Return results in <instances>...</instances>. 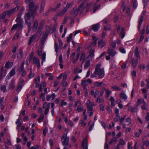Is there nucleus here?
<instances>
[{
  "mask_svg": "<svg viewBox=\"0 0 149 149\" xmlns=\"http://www.w3.org/2000/svg\"><path fill=\"white\" fill-rule=\"evenodd\" d=\"M101 65L98 64L95 67V70L93 73L91 75L90 77L91 78L96 77L97 76L99 78L102 79L104 76V72L103 68H100Z\"/></svg>",
  "mask_w": 149,
  "mask_h": 149,
  "instance_id": "nucleus-1",
  "label": "nucleus"
},
{
  "mask_svg": "<svg viewBox=\"0 0 149 149\" xmlns=\"http://www.w3.org/2000/svg\"><path fill=\"white\" fill-rule=\"evenodd\" d=\"M31 0H25L26 3L29 4V9L28 11L31 12L33 14H36L37 11L38 6L37 5H35V3L33 1H31Z\"/></svg>",
  "mask_w": 149,
  "mask_h": 149,
  "instance_id": "nucleus-2",
  "label": "nucleus"
},
{
  "mask_svg": "<svg viewBox=\"0 0 149 149\" xmlns=\"http://www.w3.org/2000/svg\"><path fill=\"white\" fill-rule=\"evenodd\" d=\"M36 15V14H33L31 12H29V11H28V12L25 14V22L28 26V33L30 32L31 29V24L30 22H29L28 20L30 19L31 17H33V18H34Z\"/></svg>",
  "mask_w": 149,
  "mask_h": 149,
  "instance_id": "nucleus-3",
  "label": "nucleus"
},
{
  "mask_svg": "<svg viewBox=\"0 0 149 149\" xmlns=\"http://www.w3.org/2000/svg\"><path fill=\"white\" fill-rule=\"evenodd\" d=\"M107 53L108 55L106 56L105 58L107 60H109L111 59V57H113L116 54V51L113 49L110 48L107 50Z\"/></svg>",
  "mask_w": 149,
  "mask_h": 149,
  "instance_id": "nucleus-4",
  "label": "nucleus"
},
{
  "mask_svg": "<svg viewBox=\"0 0 149 149\" xmlns=\"http://www.w3.org/2000/svg\"><path fill=\"white\" fill-rule=\"evenodd\" d=\"M68 132L64 134L61 138L62 144L63 146H67L69 144V138L67 136Z\"/></svg>",
  "mask_w": 149,
  "mask_h": 149,
  "instance_id": "nucleus-5",
  "label": "nucleus"
},
{
  "mask_svg": "<svg viewBox=\"0 0 149 149\" xmlns=\"http://www.w3.org/2000/svg\"><path fill=\"white\" fill-rule=\"evenodd\" d=\"M86 104L88 110L91 111H93V108L95 106L94 102H91L90 100L88 99L86 102Z\"/></svg>",
  "mask_w": 149,
  "mask_h": 149,
  "instance_id": "nucleus-6",
  "label": "nucleus"
},
{
  "mask_svg": "<svg viewBox=\"0 0 149 149\" xmlns=\"http://www.w3.org/2000/svg\"><path fill=\"white\" fill-rule=\"evenodd\" d=\"M78 10L76 8L74 7L70 11V16L69 17V19H71L72 18L75 17L78 14Z\"/></svg>",
  "mask_w": 149,
  "mask_h": 149,
  "instance_id": "nucleus-7",
  "label": "nucleus"
},
{
  "mask_svg": "<svg viewBox=\"0 0 149 149\" xmlns=\"http://www.w3.org/2000/svg\"><path fill=\"white\" fill-rule=\"evenodd\" d=\"M50 103L45 102L42 106L43 109H45V114L47 115L48 113L50 108Z\"/></svg>",
  "mask_w": 149,
  "mask_h": 149,
  "instance_id": "nucleus-8",
  "label": "nucleus"
},
{
  "mask_svg": "<svg viewBox=\"0 0 149 149\" xmlns=\"http://www.w3.org/2000/svg\"><path fill=\"white\" fill-rule=\"evenodd\" d=\"M121 29V26L120 25L118 26L117 27V33L119 34H120L121 35V38H123L125 36V29L124 28H122L121 29V31L120 33V30Z\"/></svg>",
  "mask_w": 149,
  "mask_h": 149,
  "instance_id": "nucleus-9",
  "label": "nucleus"
},
{
  "mask_svg": "<svg viewBox=\"0 0 149 149\" xmlns=\"http://www.w3.org/2000/svg\"><path fill=\"white\" fill-rule=\"evenodd\" d=\"M33 64L36 65L38 68H40V60L38 58L35 56L34 57L33 60Z\"/></svg>",
  "mask_w": 149,
  "mask_h": 149,
  "instance_id": "nucleus-10",
  "label": "nucleus"
},
{
  "mask_svg": "<svg viewBox=\"0 0 149 149\" xmlns=\"http://www.w3.org/2000/svg\"><path fill=\"white\" fill-rule=\"evenodd\" d=\"M18 6H16V7L15 8L11 9L9 11H6L7 13V15H8L9 16H10L12 14L15 12L16 11H17L18 10Z\"/></svg>",
  "mask_w": 149,
  "mask_h": 149,
  "instance_id": "nucleus-11",
  "label": "nucleus"
},
{
  "mask_svg": "<svg viewBox=\"0 0 149 149\" xmlns=\"http://www.w3.org/2000/svg\"><path fill=\"white\" fill-rule=\"evenodd\" d=\"M4 67L2 66L1 68V70L0 72V80L2 78L4 77L7 74L6 70H4Z\"/></svg>",
  "mask_w": 149,
  "mask_h": 149,
  "instance_id": "nucleus-12",
  "label": "nucleus"
},
{
  "mask_svg": "<svg viewBox=\"0 0 149 149\" xmlns=\"http://www.w3.org/2000/svg\"><path fill=\"white\" fill-rule=\"evenodd\" d=\"M15 74V69H12L8 75L6 76V79L7 80H9L10 79L11 77L14 75Z\"/></svg>",
  "mask_w": 149,
  "mask_h": 149,
  "instance_id": "nucleus-13",
  "label": "nucleus"
},
{
  "mask_svg": "<svg viewBox=\"0 0 149 149\" xmlns=\"http://www.w3.org/2000/svg\"><path fill=\"white\" fill-rule=\"evenodd\" d=\"M67 11V10L64 8L62 10H59L57 13V15L62 16Z\"/></svg>",
  "mask_w": 149,
  "mask_h": 149,
  "instance_id": "nucleus-14",
  "label": "nucleus"
},
{
  "mask_svg": "<svg viewBox=\"0 0 149 149\" xmlns=\"http://www.w3.org/2000/svg\"><path fill=\"white\" fill-rule=\"evenodd\" d=\"M15 80L14 79H12L8 85V88L11 90H13L15 87Z\"/></svg>",
  "mask_w": 149,
  "mask_h": 149,
  "instance_id": "nucleus-15",
  "label": "nucleus"
},
{
  "mask_svg": "<svg viewBox=\"0 0 149 149\" xmlns=\"http://www.w3.org/2000/svg\"><path fill=\"white\" fill-rule=\"evenodd\" d=\"M23 52L21 49H20L17 54V58L18 59H20L23 57Z\"/></svg>",
  "mask_w": 149,
  "mask_h": 149,
  "instance_id": "nucleus-16",
  "label": "nucleus"
},
{
  "mask_svg": "<svg viewBox=\"0 0 149 149\" xmlns=\"http://www.w3.org/2000/svg\"><path fill=\"white\" fill-rule=\"evenodd\" d=\"M82 146L83 148L84 149H88V142L86 139H83L82 143Z\"/></svg>",
  "mask_w": 149,
  "mask_h": 149,
  "instance_id": "nucleus-17",
  "label": "nucleus"
},
{
  "mask_svg": "<svg viewBox=\"0 0 149 149\" xmlns=\"http://www.w3.org/2000/svg\"><path fill=\"white\" fill-rule=\"evenodd\" d=\"M95 50L94 49H91L89 50V54L88 55V57L91 59L93 58L95 56Z\"/></svg>",
  "mask_w": 149,
  "mask_h": 149,
  "instance_id": "nucleus-18",
  "label": "nucleus"
},
{
  "mask_svg": "<svg viewBox=\"0 0 149 149\" xmlns=\"http://www.w3.org/2000/svg\"><path fill=\"white\" fill-rule=\"evenodd\" d=\"M22 15L18 13L17 15V17L15 20L16 22H19V24H20L23 22L22 19L21 18Z\"/></svg>",
  "mask_w": 149,
  "mask_h": 149,
  "instance_id": "nucleus-19",
  "label": "nucleus"
},
{
  "mask_svg": "<svg viewBox=\"0 0 149 149\" xmlns=\"http://www.w3.org/2000/svg\"><path fill=\"white\" fill-rule=\"evenodd\" d=\"M137 103L136 104L137 107H138L140 104H146V103L143 99H138L137 101Z\"/></svg>",
  "mask_w": 149,
  "mask_h": 149,
  "instance_id": "nucleus-20",
  "label": "nucleus"
},
{
  "mask_svg": "<svg viewBox=\"0 0 149 149\" xmlns=\"http://www.w3.org/2000/svg\"><path fill=\"white\" fill-rule=\"evenodd\" d=\"M134 54L137 57V59H140V57L139 55V48L137 47H136L134 49Z\"/></svg>",
  "mask_w": 149,
  "mask_h": 149,
  "instance_id": "nucleus-21",
  "label": "nucleus"
},
{
  "mask_svg": "<svg viewBox=\"0 0 149 149\" xmlns=\"http://www.w3.org/2000/svg\"><path fill=\"white\" fill-rule=\"evenodd\" d=\"M38 26V22L36 20L33 23V27L32 30L33 31L35 32L37 30V28Z\"/></svg>",
  "mask_w": 149,
  "mask_h": 149,
  "instance_id": "nucleus-22",
  "label": "nucleus"
},
{
  "mask_svg": "<svg viewBox=\"0 0 149 149\" xmlns=\"http://www.w3.org/2000/svg\"><path fill=\"white\" fill-rule=\"evenodd\" d=\"M99 24H97L93 25L92 26V29L95 31H97L100 28Z\"/></svg>",
  "mask_w": 149,
  "mask_h": 149,
  "instance_id": "nucleus-23",
  "label": "nucleus"
},
{
  "mask_svg": "<svg viewBox=\"0 0 149 149\" xmlns=\"http://www.w3.org/2000/svg\"><path fill=\"white\" fill-rule=\"evenodd\" d=\"M138 59H134V58H132V66L134 67L135 68L136 66L138 61Z\"/></svg>",
  "mask_w": 149,
  "mask_h": 149,
  "instance_id": "nucleus-24",
  "label": "nucleus"
},
{
  "mask_svg": "<svg viewBox=\"0 0 149 149\" xmlns=\"http://www.w3.org/2000/svg\"><path fill=\"white\" fill-rule=\"evenodd\" d=\"M36 35L34 34L32 35L30 38L28 42V45H30L32 43V42L34 41L35 39L36 38Z\"/></svg>",
  "mask_w": 149,
  "mask_h": 149,
  "instance_id": "nucleus-25",
  "label": "nucleus"
},
{
  "mask_svg": "<svg viewBox=\"0 0 149 149\" xmlns=\"http://www.w3.org/2000/svg\"><path fill=\"white\" fill-rule=\"evenodd\" d=\"M143 21V17L141 16L140 17L139 20V25L138 26V29L139 31L140 30V28L141 24H142Z\"/></svg>",
  "mask_w": 149,
  "mask_h": 149,
  "instance_id": "nucleus-26",
  "label": "nucleus"
},
{
  "mask_svg": "<svg viewBox=\"0 0 149 149\" xmlns=\"http://www.w3.org/2000/svg\"><path fill=\"white\" fill-rule=\"evenodd\" d=\"M137 107H130L128 108V110L132 112H136L138 111Z\"/></svg>",
  "mask_w": 149,
  "mask_h": 149,
  "instance_id": "nucleus-27",
  "label": "nucleus"
},
{
  "mask_svg": "<svg viewBox=\"0 0 149 149\" xmlns=\"http://www.w3.org/2000/svg\"><path fill=\"white\" fill-rule=\"evenodd\" d=\"M98 44L99 46H100L101 48H102V47H104L105 45V43L103 41V39L98 40Z\"/></svg>",
  "mask_w": 149,
  "mask_h": 149,
  "instance_id": "nucleus-28",
  "label": "nucleus"
},
{
  "mask_svg": "<svg viewBox=\"0 0 149 149\" xmlns=\"http://www.w3.org/2000/svg\"><path fill=\"white\" fill-rule=\"evenodd\" d=\"M74 4L73 1L71 2H68L67 3V5L65 7H64L67 10V11L68 9L70 7H71Z\"/></svg>",
  "mask_w": 149,
  "mask_h": 149,
  "instance_id": "nucleus-29",
  "label": "nucleus"
},
{
  "mask_svg": "<svg viewBox=\"0 0 149 149\" xmlns=\"http://www.w3.org/2000/svg\"><path fill=\"white\" fill-rule=\"evenodd\" d=\"M120 97L123 100H126L127 98V97L126 95L123 92H121L120 94Z\"/></svg>",
  "mask_w": 149,
  "mask_h": 149,
  "instance_id": "nucleus-30",
  "label": "nucleus"
},
{
  "mask_svg": "<svg viewBox=\"0 0 149 149\" xmlns=\"http://www.w3.org/2000/svg\"><path fill=\"white\" fill-rule=\"evenodd\" d=\"M90 65V60H87L85 62L84 64V68L85 69H87Z\"/></svg>",
  "mask_w": 149,
  "mask_h": 149,
  "instance_id": "nucleus-31",
  "label": "nucleus"
},
{
  "mask_svg": "<svg viewBox=\"0 0 149 149\" xmlns=\"http://www.w3.org/2000/svg\"><path fill=\"white\" fill-rule=\"evenodd\" d=\"M13 65V63L12 62H10L9 61L6 63L5 66L7 68H10L12 67Z\"/></svg>",
  "mask_w": 149,
  "mask_h": 149,
  "instance_id": "nucleus-32",
  "label": "nucleus"
},
{
  "mask_svg": "<svg viewBox=\"0 0 149 149\" xmlns=\"http://www.w3.org/2000/svg\"><path fill=\"white\" fill-rule=\"evenodd\" d=\"M45 6V3L44 2H42L41 4L40 8V13H41L44 10Z\"/></svg>",
  "mask_w": 149,
  "mask_h": 149,
  "instance_id": "nucleus-33",
  "label": "nucleus"
},
{
  "mask_svg": "<svg viewBox=\"0 0 149 149\" xmlns=\"http://www.w3.org/2000/svg\"><path fill=\"white\" fill-rule=\"evenodd\" d=\"M92 39L93 41L92 45L93 46H95L96 44L97 39V38H96L95 36H92Z\"/></svg>",
  "mask_w": 149,
  "mask_h": 149,
  "instance_id": "nucleus-34",
  "label": "nucleus"
},
{
  "mask_svg": "<svg viewBox=\"0 0 149 149\" xmlns=\"http://www.w3.org/2000/svg\"><path fill=\"white\" fill-rule=\"evenodd\" d=\"M86 56V54L84 52H82L80 54V57L79 58V60L80 61H83L84 60L85 57Z\"/></svg>",
  "mask_w": 149,
  "mask_h": 149,
  "instance_id": "nucleus-35",
  "label": "nucleus"
},
{
  "mask_svg": "<svg viewBox=\"0 0 149 149\" xmlns=\"http://www.w3.org/2000/svg\"><path fill=\"white\" fill-rule=\"evenodd\" d=\"M118 144L120 145L124 146L125 145L126 142L123 139H120L119 141Z\"/></svg>",
  "mask_w": 149,
  "mask_h": 149,
  "instance_id": "nucleus-36",
  "label": "nucleus"
},
{
  "mask_svg": "<svg viewBox=\"0 0 149 149\" xmlns=\"http://www.w3.org/2000/svg\"><path fill=\"white\" fill-rule=\"evenodd\" d=\"M61 5V3L59 2L58 3L55 8H52V10L54 11H56L58 8H60Z\"/></svg>",
  "mask_w": 149,
  "mask_h": 149,
  "instance_id": "nucleus-37",
  "label": "nucleus"
},
{
  "mask_svg": "<svg viewBox=\"0 0 149 149\" xmlns=\"http://www.w3.org/2000/svg\"><path fill=\"white\" fill-rule=\"evenodd\" d=\"M104 102V100L102 98H101L100 97H98L97 98L96 102L97 103H103Z\"/></svg>",
  "mask_w": 149,
  "mask_h": 149,
  "instance_id": "nucleus-38",
  "label": "nucleus"
},
{
  "mask_svg": "<svg viewBox=\"0 0 149 149\" xmlns=\"http://www.w3.org/2000/svg\"><path fill=\"white\" fill-rule=\"evenodd\" d=\"M111 102V105L113 107L115 106V99L113 97H111L109 99Z\"/></svg>",
  "mask_w": 149,
  "mask_h": 149,
  "instance_id": "nucleus-39",
  "label": "nucleus"
},
{
  "mask_svg": "<svg viewBox=\"0 0 149 149\" xmlns=\"http://www.w3.org/2000/svg\"><path fill=\"white\" fill-rule=\"evenodd\" d=\"M117 141V139L116 137H114L109 141V144L111 145L113 142H116Z\"/></svg>",
  "mask_w": 149,
  "mask_h": 149,
  "instance_id": "nucleus-40",
  "label": "nucleus"
},
{
  "mask_svg": "<svg viewBox=\"0 0 149 149\" xmlns=\"http://www.w3.org/2000/svg\"><path fill=\"white\" fill-rule=\"evenodd\" d=\"M103 84V82H99L96 81L94 83V85L95 86L99 87L101 86Z\"/></svg>",
  "mask_w": 149,
  "mask_h": 149,
  "instance_id": "nucleus-41",
  "label": "nucleus"
},
{
  "mask_svg": "<svg viewBox=\"0 0 149 149\" xmlns=\"http://www.w3.org/2000/svg\"><path fill=\"white\" fill-rule=\"evenodd\" d=\"M24 81L23 79H20L19 82V85L23 86L25 84Z\"/></svg>",
  "mask_w": 149,
  "mask_h": 149,
  "instance_id": "nucleus-42",
  "label": "nucleus"
},
{
  "mask_svg": "<svg viewBox=\"0 0 149 149\" xmlns=\"http://www.w3.org/2000/svg\"><path fill=\"white\" fill-rule=\"evenodd\" d=\"M73 34L72 33H70L69 36L67 37V42H69L71 40Z\"/></svg>",
  "mask_w": 149,
  "mask_h": 149,
  "instance_id": "nucleus-43",
  "label": "nucleus"
},
{
  "mask_svg": "<svg viewBox=\"0 0 149 149\" xmlns=\"http://www.w3.org/2000/svg\"><path fill=\"white\" fill-rule=\"evenodd\" d=\"M53 10H52V8H50L47 10V11L45 13L43 14V16H47V15H49V12Z\"/></svg>",
  "mask_w": 149,
  "mask_h": 149,
  "instance_id": "nucleus-44",
  "label": "nucleus"
},
{
  "mask_svg": "<svg viewBox=\"0 0 149 149\" xmlns=\"http://www.w3.org/2000/svg\"><path fill=\"white\" fill-rule=\"evenodd\" d=\"M106 93V97L108 98L109 97L110 94L111 93V91L108 89L105 90Z\"/></svg>",
  "mask_w": 149,
  "mask_h": 149,
  "instance_id": "nucleus-45",
  "label": "nucleus"
},
{
  "mask_svg": "<svg viewBox=\"0 0 149 149\" xmlns=\"http://www.w3.org/2000/svg\"><path fill=\"white\" fill-rule=\"evenodd\" d=\"M111 88L115 91H120L121 90V88L115 85L112 86Z\"/></svg>",
  "mask_w": 149,
  "mask_h": 149,
  "instance_id": "nucleus-46",
  "label": "nucleus"
},
{
  "mask_svg": "<svg viewBox=\"0 0 149 149\" xmlns=\"http://www.w3.org/2000/svg\"><path fill=\"white\" fill-rule=\"evenodd\" d=\"M79 123L83 127H85L86 125V123L83 120H80Z\"/></svg>",
  "mask_w": 149,
  "mask_h": 149,
  "instance_id": "nucleus-47",
  "label": "nucleus"
},
{
  "mask_svg": "<svg viewBox=\"0 0 149 149\" xmlns=\"http://www.w3.org/2000/svg\"><path fill=\"white\" fill-rule=\"evenodd\" d=\"M1 89L4 92L6 91V86L4 85H2L1 86Z\"/></svg>",
  "mask_w": 149,
  "mask_h": 149,
  "instance_id": "nucleus-48",
  "label": "nucleus"
},
{
  "mask_svg": "<svg viewBox=\"0 0 149 149\" xmlns=\"http://www.w3.org/2000/svg\"><path fill=\"white\" fill-rule=\"evenodd\" d=\"M6 15H7V13L6 11H5L3 13L1 14L0 16L1 18L2 19H4L5 18Z\"/></svg>",
  "mask_w": 149,
  "mask_h": 149,
  "instance_id": "nucleus-49",
  "label": "nucleus"
},
{
  "mask_svg": "<svg viewBox=\"0 0 149 149\" xmlns=\"http://www.w3.org/2000/svg\"><path fill=\"white\" fill-rule=\"evenodd\" d=\"M21 25V24H20L19 23H17V24L14 25L11 29V30H14L16 29L18 26V25Z\"/></svg>",
  "mask_w": 149,
  "mask_h": 149,
  "instance_id": "nucleus-50",
  "label": "nucleus"
},
{
  "mask_svg": "<svg viewBox=\"0 0 149 149\" xmlns=\"http://www.w3.org/2000/svg\"><path fill=\"white\" fill-rule=\"evenodd\" d=\"M24 62H23L21 65L19 70L20 72H22L24 70Z\"/></svg>",
  "mask_w": 149,
  "mask_h": 149,
  "instance_id": "nucleus-51",
  "label": "nucleus"
},
{
  "mask_svg": "<svg viewBox=\"0 0 149 149\" xmlns=\"http://www.w3.org/2000/svg\"><path fill=\"white\" fill-rule=\"evenodd\" d=\"M132 4L133 9H135L137 7V3L136 1H134L133 2Z\"/></svg>",
  "mask_w": 149,
  "mask_h": 149,
  "instance_id": "nucleus-52",
  "label": "nucleus"
},
{
  "mask_svg": "<svg viewBox=\"0 0 149 149\" xmlns=\"http://www.w3.org/2000/svg\"><path fill=\"white\" fill-rule=\"evenodd\" d=\"M100 5H98L97 7H94L93 10V13H95L96 10L99 9L100 7Z\"/></svg>",
  "mask_w": 149,
  "mask_h": 149,
  "instance_id": "nucleus-53",
  "label": "nucleus"
},
{
  "mask_svg": "<svg viewBox=\"0 0 149 149\" xmlns=\"http://www.w3.org/2000/svg\"><path fill=\"white\" fill-rule=\"evenodd\" d=\"M22 87L23 86L21 85H18L17 88V91L18 93H19Z\"/></svg>",
  "mask_w": 149,
  "mask_h": 149,
  "instance_id": "nucleus-54",
  "label": "nucleus"
},
{
  "mask_svg": "<svg viewBox=\"0 0 149 149\" xmlns=\"http://www.w3.org/2000/svg\"><path fill=\"white\" fill-rule=\"evenodd\" d=\"M119 50L122 53L125 54L126 53V51L123 47H120L119 49Z\"/></svg>",
  "mask_w": 149,
  "mask_h": 149,
  "instance_id": "nucleus-55",
  "label": "nucleus"
},
{
  "mask_svg": "<svg viewBox=\"0 0 149 149\" xmlns=\"http://www.w3.org/2000/svg\"><path fill=\"white\" fill-rule=\"evenodd\" d=\"M126 122L127 123V125H129L131 123V119L130 118H128L126 119Z\"/></svg>",
  "mask_w": 149,
  "mask_h": 149,
  "instance_id": "nucleus-56",
  "label": "nucleus"
},
{
  "mask_svg": "<svg viewBox=\"0 0 149 149\" xmlns=\"http://www.w3.org/2000/svg\"><path fill=\"white\" fill-rule=\"evenodd\" d=\"M84 109V108L83 106L79 107V106H78L77 107V111H78V112H80L81 111H82Z\"/></svg>",
  "mask_w": 149,
  "mask_h": 149,
  "instance_id": "nucleus-57",
  "label": "nucleus"
},
{
  "mask_svg": "<svg viewBox=\"0 0 149 149\" xmlns=\"http://www.w3.org/2000/svg\"><path fill=\"white\" fill-rule=\"evenodd\" d=\"M126 117V115H125L123 117L121 118L120 120V123L121 124H123L124 121Z\"/></svg>",
  "mask_w": 149,
  "mask_h": 149,
  "instance_id": "nucleus-58",
  "label": "nucleus"
},
{
  "mask_svg": "<svg viewBox=\"0 0 149 149\" xmlns=\"http://www.w3.org/2000/svg\"><path fill=\"white\" fill-rule=\"evenodd\" d=\"M54 47L55 48V52L57 53L58 52V47L57 43L56 42H55L54 43Z\"/></svg>",
  "mask_w": 149,
  "mask_h": 149,
  "instance_id": "nucleus-59",
  "label": "nucleus"
},
{
  "mask_svg": "<svg viewBox=\"0 0 149 149\" xmlns=\"http://www.w3.org/2000/svg\"><path fill=\"white\" fill-rule=\"evenodd\" d=\"M78 104H81L80 102V100L79 99H78L77 101L75 102L74 103V105L75 107H77L78 105Z\"/></svg>",
  "mask_w": 149,
  "mask_h": 149,
  "instance_id": "nucleus-60",
  "label": "nucleus"
},
{
  "mask_svg": "<svg viewBox=\"0 0 149 149\" xmlns=\"http://www.w3.org/2000/svg\"><path fill=\"white\" fill-rule=\"evenodd\" d=\"M148 106V105L146 104H143L141 107V109H142L145 110H148V108L147 107V106Z\"/></svg>",
  "mask_w": 149,
  "mask_h": 149,
  "instance_id": "nucleus-61",
  "label": "nucleus"
},
{
  "mask_svg": "<svg viewBox=\"0 0 149 149\" xmlns=\"http://www.w3.org/2000/svg\"><path fill=\"white\" fill-rule=\"evenodd\" d=\"M139 68L140 69L144 70L146 68L145 64L143 63L140 64L139 66Z\"/></svg>",
  "mask_w": 149,
  "mask_h": 149,
  "instance_id": "nucleus-62",
  "label": "nucleus"
},
{
  "mask_svg": "<svg viewBox=\"0 0 149 149\" xmlns=\"http://www.w3.org/2000/svg\"><path fill=\"white\" fill-rule=\"evenodd\" d=\"M67 104V103L65 102L64 100H63L62 101L60 105L61 107H63L64 106L66 105Z\"/></svg>",
  "mask_w": 149,
  "mask_h": 149,
  "instance_id": "nucleus-63",
  "label": "nucleus"
},
{
  "mask_svg": "<svg viewBox=\"0 0 149 149\" xmlns=\"http://www.w3.org/2000/svg\"><path fill=\"white\" fill-rule=\"evenodd\" d=\"M120 118L119 115H116L115 118L114 119V120L116 122H117L119 120Z\"/></svg>",
  "mask_w": 149,
  "mask_h": 149,
  "instance_id": "nucleus-64",
  "label": "nucleus"
}]
</instances>
